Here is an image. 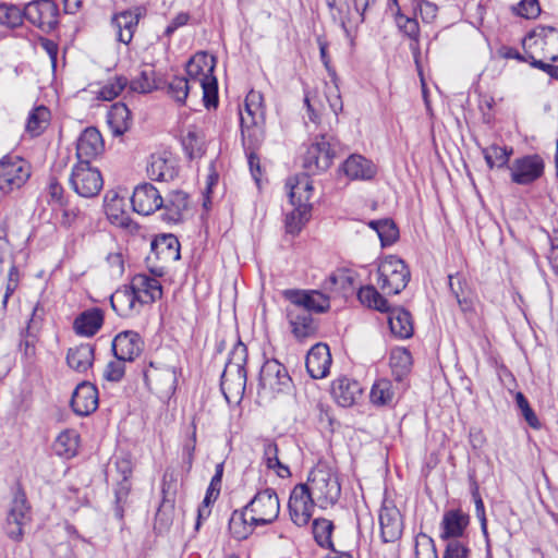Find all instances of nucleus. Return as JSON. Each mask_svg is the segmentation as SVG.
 <instances>
[{"mask_svg":"<svg viewBox=\"0 0 558 558\" xmlns=\"http://www.w3.org/2000/svg\"><path fill=\"white\" fill-rule=\"evenodd\" d=\"M388 313V324L391 332L400 338L408 339L413 335V322L409 311L403 307H393L386 311Z\"/></svg>","mask_w":558,"mask_h":558,"instance_id":"nucleus-31","label":"nucleus"},{"mask_svg":"<svg viewBox=\"0 0 558 558\" xmlns=\"http://www.w3.org/2000/svg\"><path fill=\"white\" fill-rule=\"evenodd\" d=\"M510 179L518 185H530L539 180L545 172V160L538 154L515 158L508 167Z\"/></svg>","mask_w":558,"mask_h":558,"instance_id":"nucleus-10","label":"nucleus"},{"mask_svg":"<svg viewBox=\"0 0 558 558\" xmlns=\"http://www.w3.org/2000/svg\"><path fill=\"white\" fill-rule=\"evenodd\" d=\"M182 146L190 158H199L205 153V135L196 126H189L182 136Z\"/></svg>","mask_w":558,"mask_h":558,"instance_id":"nucleus-40","label":"nucleus"},{"mask_svg":"<svg viewBox=\"0 0 558 558\" xmlns=\"http://www.w3.org/2000/svg\"><path fill=\"white\" fill-rule=\"evenodd\" d=\"M308 492L316 500V504L326 509L333 506L341 494L337 472L326 463H318L312 470L306 484Z\"/></svg>","mask_w":558,"mask_h":558,"instance_id":"nucleus-4","label":"nucleus"},{"mask_svg":"<svg viewBox=\"0 0 558 558\" xmlns=\"http://www.w3.org/2000/svg\"><path fill=\"white\" fill-rule=\"evenodd\" d=\"M144 342L135 331H122L112 341V351L118 360L134 361L143 351Z\"/></svg>","mask_w":558,"mask_h":558,"instance_id":"nucleus-18","label":"nucleus"},{"mask_svg":"<svg viewBox=\"0 0 558 558\" xmlns=\"http://www.w3.org/2000/svg\"><path fill=\"white\" fill-rule=\"evenodd\" d=\"M50 111L45 106L35 107L28 114L26 121V132L32 136L40 135L49 125Z\"/></svg>","mask_w":558,"mask_h":558,"instance_id":"nucleus-41","label":"nucleus"},{"mask_svg":"<svg viewBox=\"0 0 558 558\" xmlns=\"http://www.w3.org/2000/svg\"><path fill=\"white\" fill-rule=\"evenodd\" d=\"M186 78L196 87V93H202L207 108L217 106L218 87L217 80L213 75L214 64L209 63L206 52L193 56L186 64Z\"/></svg>","mask_w":558,"mask_h":558,"instance_id":"nucleus-3","label":"nucleus"},{"mask_svg":"<svg viewBox=\"0 0 558 558\" xmlns=\"http://www.w3.org/2000/svg\"><path fill=\"white\" fill-rule=\"evenodd\" d=\"M263 460L268 469H276V464H279L278 447L274 441L264 444Z\"/></svg>","mask_w":558,"mask_h":558,"instance_id":"nucleus-61","label":"nucleus"},{"mask_svg":"<svg viewBox=\"0 0 558 558\" xmlns=\"http://www.w3.org/2000/svg\"><path fill=\"white\" fill-rule=\"evenodd\" d=\"M130 287L134 290L135 295L138 296L142 306L154 303L162 295L160 281L146 274L135 275L130 282Z\"/></svg>","mask_w":558,"mask_h":558,"instance_id":"nucleus-21","label":"nucleus"},{"mask_svg":"<svg viewBox=\"0 0 558 558\" xmlns=\"http://www.w3.org/2000/svg\"><path fill=\"white\" fill-rule=\"evenodd\" d=\"M536 38L535 44L542 47L544 57L555 62L558 60V29L543 26L530 34L529 39Z\"/></svg>","mask_w":558,"mask_h":558,"instance_id":"nucleus-30","label":"nucleus"},{"mask_svg":"<svg viewBox=\"0 0 558 558\" xmlns=\"http://www.w3.org/2000/svg\"><path fill=\"white\" fill-rule=\"evenodd\" d=\"M107 121L114 135H122L131 125V112L124 104L117 102L108 111Z\"/></svg>","mask_w":558,"mask_h":558,"instance_id":"nucleus-37","label":"nucleus"},{"mask_svg":"<svg viewBox=\"0 0 558 558\" xmlns=\"http://www.w3.org/2000/svg\"><path fill=\"white\" fill-rule=\"evenodd\" d=\"M342 169L351 180L367 181L372 180L377 173V168L373 161L357 154L349 156L343 162Z\"/></svg>","mask_w":558,"mask_h":558,"instance_id":"nucleus-28","label":"nucleus"},{"mask_svg":"<svg viewBox=\"0 0 558 558\" xmlns=\"http://www.w3.org/2000/svg\"><path fill=\"white\" fill-rule=\"evenodd\" d=\"M162 219L169 223H178L183 220L184 213L189 208V195L182 191L171 192L163 202Z\"/></svg>","mask_w":558,"mask_h":558,"instance_id":"nucleus-29","label":"nucleus"},{"mask_svg":"<svg viewBox=\"0 0 558 558\" xmlns=\"http://www.w3.org/2000/svg\"><path fill=\"white\" fill-rule=\"evenodd\" d=\"M379 525L381 538L385 543L398 541L403 531L402 517L395 506L384 505L379 512Z\"/></svg>","mask_w":558,"mask_h":558,"instance_id":"nucleus-19","label":"nucleus"},{"mask_svg":"<svg viewBox=\"0 0 558 558\" xmlns=\"http://www.w3.org/2000/svg\"><path fill=\"white\" fill-rule=\"evenodd\" d=\"M31 177V165L20 157H3L0 160V191L11 193L21 189Z\"/></svg>","mask_w":558,"mask_h":558,"instance_id":"nucleus-9","label":"nucleus"},{"mask_svg":"<svg viewBox=\"0 0 558 558\" xmlns=\"http://www.w3.org/2000/svg\"><path fill=\"white\" fill-rule=\"evenodd\" d=\"M40 310L39 304L33 308L32 317L28 320V325L22 330L20 342V351L24 353L26 357H33L36 353V335L33 331L32 324L35 323L38 311Z\"/></svg>","mask_w":558,"mask_h":558,"instance_id":"nucleus-46","label":"nucleus"},{"mask_svg":"<svg viewBox=\"0 0 558 558\" xmlns=\"http://www.w3.org/2000/svg\"><path fill=\"white\" fill-rule=\"evenodd\" d=\"M412 365L411 353L404 348L392 350L390 354V367L397 380H402Z\"/></svg>","mask_w":558,"mask_h":558,"instance_id":"nucleus-44","label":"nucleus"},{"mask_svg":"<svg viewBox=\"0 0 558 558\" xmlns=\"http://www.w3.org/2000/svg\"><path fill=\"white\" fill-rule=\"evenodd\" d=\"M469 523V514L461 509L446 511L440 522V538L449 542L462 537Z\"/></svg>","mask_w":558,"mask_h":558,"instance_id":"nucleus-24","label":"nucleus"},{"mask_svg":"<svg viewBox=\"0 0 558 558\" xmlns=\"http://www.w3.org/2000/svg\"><path fill=\"white\" fill-rule=\"evenodd\" d=\"M113 311L121 317H133L142 311L143 306L130 284L117 289L110 298Z\"/></svg>","mask_w":558,"mask_h":558,"instance_id":"nucleus-20","label":"nucleus"},{"mask_svg":"<svg viewBox=\"0 0 558 558\" xmlns=\"http://www.w3.org/2000/svg\"><path fill=\"white\" fill-rule=\"evenodd\" d=\"M357 298L363 305L375 308L379 312L388 311L387 300L372 286L359 290Z\"/></svg>","mask_w":558,"mask_h":558,"instance_id":"nucleus-48","label":"nucleus"},{"mask_svg":"<svg viewBox=\"0 0 558 558\" xmlns=\"http://www.w3.org/2000/svg\"><path fill=\"white\" fill-rule=\"evenodd\" d=\"M417 10L421 19L426 23L433 22L438 12L437 5L429 1L420 2Z\"/></svg>","mask_w":558,"mask_h":558,"instance_id":"nucleus-63","label":"nucleus"},{"mask_svg":"<svg viewBox=\"0 0 558 558\" xmlns=\"http://www.w3.org/2000/svg\"><path fill=\"white\" fill-rule=\"evenodd\" d=\"M284 296L291 306L304 308L307 313H324L330 306L329 298L317 290H287Z\"/></svg>","mask_w":558,"mask_h":558,"instance_id":"nucleus-16","label":"nucleus"},{"mask_svg":"<svg viewBox=\"0 0 558 558\" xmlns=\"http://www.w3.org/2000/svg\"><path fill=\"white\" fill-rule=\"evenodd\" d=\"M487 166L492 169L494 167L502 168L509 161L512 154V148L500 147L498 145H490L482 150Z\"/></svg>","mask_w":558,"mask_h":558,"instance_id":"nucleus-49","label":"nucleus"},{"mask_svg":"<svg viewBox=\"0 0 558 558\" xmlns=\"http://www.w3.org/2000/svg\"><path fill=\"white\" fill-rule=\"evenodd\" d=\"M94 361V348L86 343L71 348L66 354L68 365L80 373L86 372Z\"/></svg>","mask_w":558,"mask_h":558,"instance_id":"nucleus-36","label":"nucleus"},{"mask_svg":"<svg viewBox=\"0 0 558 558\" xmlns=\"http://www.w3.org/2000/svg\"><path fill=\"white\" fill-rule=\"evenodd\" d=\"M59 9L51 0H36L24 7V16L43 32H50L58 25Z\"/></svg>","mask_w":558,"mask_h":558,"instance_id":"nucleus-11","label":"nucleus"},{"mask_svg":"<svg viewBox=\"0 0 558 558\" xmlns=\"http://www.w3.org/2000/svg\"><path fill=\"white\" fill-rule=\"evenodd\" d=\"M292 205L308 204L313 193V183L308 174H300L287 182Z\"/></svg>","mask_w":558,"mask_h":558,"instance_id":"nucleus-34","label":"nucleus"},{"mask_svg":"<svg viewBox=\"0 0 558 558\" xmlns=\"http://www.w3.org/2000/svg\"><path fill=\"white\" fill-rule=\"evenodd\" d=\"M333 156L329 140L322 135L304 154L303 167L311 174L326 171L331 166Z\"/></svg>","mask_w":558,"mask_h":558,"instance_id":"nucleus-13","label":"nucleus"},{"mask_svg":"<svg viewBox=\"0 0 558 558\" xmlns=\"http://www.w3.org/2000/svg\"><path fill=\"white\" fill-rule=\"evenodd\" d=\"M24 16V8L12 3H0V26L15 28L22 25Z\"/></svg>","mask_w":558,"mask_h":558,"instance_id":"nucleus-47","label":"nucleus"},{"mask_svg":"<svg viewBox=\"0 0 558 558\" xmlns=\"http://www.w3.org/2000/svg\"><path fill=\"white\" fill-rule=\"evenodd\" d=\"M259 385L269 392H283L291 387V377L279 361L267 360L260 368Z\"/></svg>","mask_w":558,"mask_h":558,"instance_id":"nucleus-14","label":"nucleus"},{"mask_svg":"<svg viewBox=\"0 0 558 558\" xmlns=\"http://www.w3.org/2000/svg\"><path fill=\"white\" fill-rule=\"evenodd\" d=\"M515 402H517L518 408L521 410V413H522L524 420L526 421V423L532 428L539 429L541 422L538 421L535 412L530 407L527 399L524 397V395L522 392L519 391L515 393Z\"/></svg>","mask_w":558,"mask_h":558,"instance_id":"nucleus-56","label":"nucleus"},{"mask_svg":"<svg viewBox=\"0 0 558 558\" xmlns=\"http://www.w3.org/2000/svg\"><path fill=\"white\" fill-rule=\"evenodd\" d=\"M104 315L100 310L94 308L83 312L74 320V330L76 333L90 337L94 336L102 326Z\"/></svg>","mask_w":558,"mask_h":558,"instance_id":"nucleus-35","label":"nucleus"},{"mask_svg":"<svg viewBox=\"0 0 558 558\" xmlns=\"http://www.w3.org/2000/svg\"><path fill=\"white\" fill-rule=\"evenodd\" d=\"M192 428L191 437L183 445V458L189 466H191L193 463L196 448V426L194 423L192 424Z\"/></svg>","mask_w":558,"mask_h":558,"instance_id":"nucleus-62","label":"nucleus"},{"mask_svg":"<svg viewBox=\"0 0 558 558\" xmlns=\"http://www.w3.org/2000/svg\"><path fill=\"white\" fill-rule=\"evenodd\" d=\"M104 149V141L95 128L85 129L77 140L76 156L78 161L90 162Z\"/></svg>","mask_w":558,"mask_h":558,"instance_id":"nucleus-25","label":"nucleus"},{"mask_svg":"<svg viewBox=\"0 0 558 558\" xmlns=\"http://www.w3.org/2000/svg\"><path fill=\"white\" fill-rule=\"evenodd\" d=\"M31 505L24 489L21 485H17L13 492L5 518L4 531L7 536L14 542H21L24 537V529L31 523Z\"/></svg>","mask_w":558,"mask_h":558,"instance_id":"nucleus-5","label":"nucleus"},{"mask_svg":"<svg viewBox=\"0 0 558 558\" xmlns=\"http://www.w3.org/2000/svg\"><path fill=\"white\" fill-rule=\"evenodd\" d=\"M369 398L373 404L383 407L390 405L396 399L393 385L388 379H378L374 383Z\"/></svg>","mask_w":558,"mask_h":558,"instance_id":"nucleus-42","label":"nucleus"},{"mask_svg":"<svg viewBox=\"0 0 558 558\" xmlns=\"http://www.w3.org/2000/svg\"><path fill=\"white\" fill-rule=\"evenodd\" d=\"M315 504L316 500L308 492L307 486L296 485L290 494L288 505L293 523L298 526L306 525L313 515Z\"/></svg>","mask_w":558,"mask_h":558,"instance_id":"nucleus-12","label":"nucleus"},{"mask_svg":"<svg viewBox=\"0 0 558 558\" xmlns=\"http://www.w3.org/2000/svg\"><path fill=\"white\" fill-rule=\"evenodd\" d=\"M244 508L251 514L253 523L267 525L278 518L280 502L276 492L271 488H266L258 492Z\"/></svg>","mask_w":558,"mask_h":558,"instance_id":"nucleus-8","label":"nucleus"},{"mask_svg":"<svg viewBox=\"0 0 558 558\" xmlns=\"http://www.w3.org/2000/svg\"><path fill=\"white\" fill-rule=\"evenodd\" d=\"M513 12L524 19H536L541 14V5L538 0H521Z\"/></svg>","mask_w":558,"mask_h":558,"instance_id":"nucleus-57","label":"nucleus"},{"mask_svg":"<svg viewBox=\"0 0 558 558\" xmlns=\"http://www.w3.org/2000/svg\"><path fill=\"white\" fill-rule=\"evenodd\" d=\"M410 280V271L402 259L386 256L378 266V284L385 294H399Z\"/></svg>","mask_w":558,"mask_h":558,"instance_id":"nucleus-6","label":"nucleus"},{"mask_svg":"<svg viewBox=\"0 0 558 558\" xmlns=\"http://www.w3.org/2000/svg\"><path fill=\"white\" fill-rule=\"evenodd\" d=\"M73 411L80 416H87L98 408V391L89 383L80 384L71 399Z\"/></svg>","mask_w":558,"mask_h":558,"instance_id":"nucleus-23","label":"nucleus"},{"mask_svg":"<svg viewBox=\"0 0 558 558\" xmlns=\"http://www.w3.org/2000/svg\"><path fill=\"white\" fill-rule=\"evenodd\" d=\"M124 360H116L108 363L104 372V377L110 381H119L124 376Z\"/></svg>","mask_w":558,"mask_h":558,"instance_id":"nucleus-60","label":"nucleus"},{"mask_svg":"<svg viewBox=\"0 0 558 558\" xmlns=\"http://www.w3.org/2000/svg\"><path fill=\"white\" fill-rule=\"evenodd\" d=\"M362 388L356 380L340 378L332 386V395L341 407H351L361 396Z\"/></svg>","mask_w":558,"mask_h":558,"instance_id":"nucleus-33","label":"nucleus"},{"mask_svg":"<svg viewBox=\"0 0 558 558\" xmlns=\"http://www.w3.org/2000/svg\"><path fill=\"white\" fill-rule=\"evenodd\" d=\"M396 16V23L398 27L411 39L416 40L418 39L420 35V27L418 23L415 19L405 16L401 12V8H398V10L393 13Z\"/></svg>","mask_w":558,"mask_h":558,"instance_id":"nucleus-54","label":"nucleus"},{"mask_svg":"<svg viewBox=\"0 0 558 558\" xmlns=\"http://www.w3.org/2000/svg\"><path fill=\"white\" fill-rule=\"evenodd\" d=\"M247 348L241 341L236 342L229 353L223 373L221 375V390L230 402L240 400L246 387Z\"/></svg>","mask_w":558,"mask_h":558,"instance_id":"nucleus-2","label":"nucleus"},{"mask_svg":"<svg viewBox=\"0 0 558 558\" xmlns=\"http://www.w3.org/2000/svg\"><path fill=\"white\" fill-rule=\"evenodd\" d=\"M78 445V433L74 429H65L57 437L53 444V450L59 457L71 459L76 456Z\"/></svg>","mask_w":558,"mask_h":558,"instance_id":"nucleus-38","label":"nucleus"},{"mask_svg":"<svg viewBox=\"0 0 558 558\" xmlns=\"http://www.w3.org/2000/svg\"><path fill=\"white\" fill-rule=\"evenodd\" d=\"M133 209L144 216L162 208L163 199L159 191L150 183H143L134 189L132 198Z\"/></svg>","mask_w":558,"mask_h":558,"instance_id":"nucleus-17","label":"nucleus"},{"mask_svg":"<svg viewBox=\"0 0 558 558\" xmlns=\"http://www.w3.org/2000/svg\"><path fill=\"white\" fill-rule=\"evenodd\" d=\"M144 377L147 383L160 381L169 388H172L177 381V374L173 367L157 368L153 363L144 371Z\"/></svg>","mask_w":558,"mask_h":558,"instance_id":"nucleus-50","label":"nucleus"},{"mask_svg":"<svg viewBox=\"0 0 558 558\" xmlns=\"http://www.w3.org/2000/svg\"><path fill=\"white\" fill-rule=\"evenodd\" d=\"M71 187L82 197L90 198L101 191L104 180L100 171L90 162L77 161L70 177Z\"/></svg>","mask_w":558,"mask_h":558,"instance_id":"nucleus-7","label":"nucleus"},{"mask_svg":"<svg viewBox=\"0 0 558 558\" xmlns=\"http://www.w3.org/2000/svg\"><path fill=\"white\" fill-rule=\"evenodd\" d=\"M147 174L155 181H170L178 175L175 159L170 154H154L147 166Z\"/></svg>","mask_w":558,"mask_h":558,"instance_id":"nucleus-26","label":"nucleus"},{"mask_svg":"<svg viewBox=\"0 0 558 558\" xmlns=\"http://www.w3.org/2000/svg\"><path fill=\"white\" fill-rule=\"evenodd\" d=\"M294 209L286 217V230L290 234H298L311 216V205H293Z\"/></svg>","mask_w":558,"mask_h":558,"instance_id":"nucleus-43","label":"nucleus"},{"mask_svg":"<svg viewBox=\"0 0 558 558\" xmlns=\"http://www.w3.org/2000/svg\"><path fill=\"white\" fill-rule=\"evenodd\" d=\"M333 530V524L330 520L327 519H316L313 522V534L317 544L322 547L331 548V533Z\"/></svg>","mask_w":558,"mask_h":558,"instance_id":"nucleus-51","label":"nucleus"},{"mask_svg":"<svg viewBox=\"0 0 558 558\" xmlns=\"http://www.w3.org/2000/svg\"><path fill=\"white\" fill-rule=\"evenodd\" d=\"M129 81L124 76H117L108 81L99 90V97L104 100H112L126 87Z\"/></svg>","mask_w":558,"mask_h":558,"instance_id":"nucleus-55","label":"nucleus"},{"mask_svg":"<svg viewBox=\"0 0 558 558\" xmlns=\"http://www.w3.org/2000/svg\"><path fill=\"white\" fill-rule=\"evenodd\" d=\"M195 92L196 87L185 76H175L168 84V95L180 105L185 104L189 94Z\"/></svg>","mask_w":558,"mask_h":558,"instance_id":"nucleus-45","label":"nucleus"},{"mask_svg":"<svg viewBox=\"0 0 558 558\" xmlns=\"http://www.w3.org/2000/svg\"><path fill=\"white\" fill-rule=\"evenodd\" d=\"M145 14L146 10L141 5L116 13L111 19V25L116 29L118 41L129 45L133 39L140 20Z\"/></svg>","mask_w":558,"mask_h":558,"instance_id":"nucleus-15","label":"nucleus"},{"mask_svg":"<svg viewBox=\"0 0 558 558\" xmlns=\"http://www.w3.org/2000/svg\"><path fill=\"white\" fill-rule=\"evenodd\" d=\"M47 197L48 203L51 205H63V186L58 182L56 178H50L47 185Z\"/></svg>","mask_w":558,"mask_h":558,"instance_id":"nucleus-59","label":"nucleus"},{"mask_svg":"<svg viewBox=\"0 0 558 558\" xmlns=\"http://www.w3.org/2000/svg\"><path fill=\"white\" fill-rule=\"evenodd\" d=\"M239 114L242 145L246 153L251 173L258 183L262 171L256 151L260 148L266 134L263 95L259 92L251 90L246 95L244 106L240 108Z\"/></svg>","mask_w":558,"mask_h":558,"instance_id":"nucleus-1","label":"nucleus"},{"mask_svg":"<svg viewBox=\"0 0 558 558\" xmlns=\"http://www.w3.org/2000/svg\"><path fill=\"white\" fill-rule=\"evenodd\" d=\"M287 315L292 328V333L296 339L303 340L315 335L316 326L311 313H307L304 308L290 305L287 308Z\"/></svg>","mask_w":558,"mask_h":558,"instance_id":"nucleus-27","label":"nucleus"},{"mask_svg":"<svg viewBox=\"0 0 558 558\" xmlns=\"http://www.w3.org/2000/svg\"><path fill=\"white\" fill-rule=\"evenodd\" d=\"M151 252L157 258L165 262H174L180 258V242L173 234H160L151 242Z\"/></svg>","mask_w":558,"mask_h":558,"instance_id":"nucleus-32","label":"nucleus"},{"mask_svg":"<svg viewBox=\"0 0 558 558\" xmlns=\"http://www.w3.org/2000/svg\"><path fill=\"white\" fill-rule=\"evenodd\" d=\"M306 369L312 378L320 379L328 375L331 355L327 344L316 343L311 348L305 361Z\"/></svg>","mask_w":558,"mask_h":558,"instance_id":"nucleus-22","label":"nucleus"},{"mask_svg":"<svg viewBox=\"0 0 558 558\" xmlns=\"http://www.w3.org/2000/svg\"><path fill=\"white\" fill-rule=\"evenodd\" d=\"M255 526H258V524L252 522L251 514L245 508L242 511L235 510L229 520L230 533L239 541L247 538Z\"/></svg>","mask_w":558,"mask_h":558,"instance_id":"nucleus-39","label":"nucleus"},{"mask_svg":"<svg viewBox=\"0 0 558 558\" xmlns=\"http://www.w3.org/2000/svg\"><path fill=\"white\" fill-rule=\"evenodd\" d=\"M130 87L137 93H150L156 89L158 86L155 81V71L143 70L136 78L131 81Z\"/></svg>","mask_w":558,"mask_h":558,"instance_id":"nucleus-53","label":"nucleus"},{"mask_svg":"<svg viewBox=\"0 0 558 558\" xmlns=\"http://www.w3.org/2000/svg\"><path fill=\"white\" fill-rule=\"evenodd\" d=\"M442 558H471V549L459 539H451L447 543Z\"/></svg>","mask_w":558,"mask_h":558,"instance_id":"nucleus-58","label":"nucleus"},{"mask_svg":"<svg viewBox=\"0 0 558 558\" xmlns=\"http://www.w3.org/2000/svg\"><path fill=\"white\" fill-rule=\"evenodd\" d=\"M129 495V486L126 483H121L120 486L116 489V509L114 513L118 519L123 518V507L122 502L126 499Z\"/></svg>","mask_w":558,"mask_h":558,"instance_id":"nucleus-64","label":"nucleus"},{"mask_svg":"<svg viewBox=\"0 0 558 558\" xmlns=\"http://www.w3.org/2000/svg\"><path fill=\"white\" fill-rule=\"evenodd\" d=\"M369 226L376 230L384 246L392 244L398 238L399 232L392 220L371 221Z\"/></svg>","mask_w":558,"mask_h":558,"instance_id":"nucleus-52","label":"nucleus"}]
</instances>
